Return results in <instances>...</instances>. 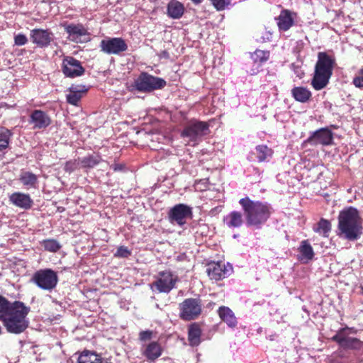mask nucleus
<instances>
[{
    "instance_id": "f257e3e1",
    "label": "nucleus",
    "mask_w": 363,
    "mask_h": 363,
    "mask_svg": "<svg viewBox=\"0 0 363 363\" xmlns=\"http://www.w3.org/2000/svg\"><path fill=\"white\" fill-rule=\"evenodd\" d=\"M239 204L243 211L246 225L249 227L261 228L272 213L269 203L252 200L248 196L240 199Z\"/></svg>"
},
{
    "instance_id": "a19ab883",
    "label": "nucleus",
    "mask_w": 363,
    "mask_h": 363,
    "mask_svg": "<svg viewBox=\"0 0 363 363\" xmlns=\"http://www.w3.org/2000/svg\"><path fill=\"white\" fill-rule=\"evenodd\" d=\"M291 67L294 74L298 79L303 78L304 76V72L299 64L293 63Z\"/></svg>"
},
{
    "instance_id": "bb28decb",
    "label": "nucleus",
    "mask_w": 363,
    "mask_h": 363,
    "mask_svg": "<svg viewBox=\"0 0 363 363\" xmlns=\"http://www.w3.org/2000/svg\"><path fill=\"white\" fill-rule=\"evenodd\" d=\"M291 94L294 99L301 103L307 102L311 97V92L303 86H296L291 89Z\"/></svg>"
},
{
    "instance_id": "f8f14e48",
    "label": "nucleus",
    "mask_w": 363,
    "mask_h": 363,
    "mask_svg": "<svg viewBox=\"0 0 363 363\" xmlns=\"http://www.w3.org/2000/svg\"><path fill=\"white\" fill-rule=\"evenodd\" d=\"M100 48L102 52L108 55H118L126 51L128 45L121 38H107L100 43Z\"/></svg>"
},
{
    "instance_id": "e433bc0d",
    "label": "nucleus",
    "mask_w": 363,
    "mask_h": 363,
    "mask_svg": "<svg viewBox=\"0 0 363 363\" xmlns=\"http://www.w3.org/2000/svg\"><path fill=\"white\" fill-rule=\"evenodd\" d=\"M211 2L218 11H223L230 5V0H211Z\"/></svg>"
},
{
    "instance_id": "72a5a7b5",
    "label": "nucleus",
    "mask_w": 363,
    "mask_h": 363,
    "mask_svg": "<svg viewBox=\"0 0 363 363\" xmlns=\"http://www.w3.org/2000/svg\"><path fill=\"white\" fill-rule=\"evenodd\" d=\"M313 229L316 233L323 235L324 237H328L331 230V224L328 220L321 218L318 223L317 226L314 227Z\"/></svg>"
},
{
    "instance_id": "ea45409f",
    "label": "nucleus",
    "mask_w": 363,
    "mask_h": 363,
    "mask_svg": "<svg viewBox=\"0 0 363 363\" xmlns=\"http://www.w3.org/2000/svg\"><path fill=\"white\" fill-rule=\"evenodd\" d=\"M28 38L23 34H18L14 37V43L18 46L24 45L27 43Z\"/></svg>"
},
{
    "instance_id": "7ed1b4c3",
    "label": "nucleus",
    "mask_w": 363,
    "mask_h": 363,
    "mask_svg": "<svg viewBox=\"0 0 363 363\" xmlns=\"http://www.w3.org/2000/svg\"><path fill=\"white\" fill-rule=\"evenodd\" d=\"M338 235L348 240H356L362 233V223L357 210L350 207L341 211L338 216Z\"/></svg>"
},
{
    "instance_id": "6e6552de",
    "label": "nucleus",
    "mask_w": 363,
    "mask_h": 363,
    "mask_svg": "<svg viewBox=\"0 0 363 363\" xmlns=\"http://www.w3.org/2000/svg\"><path fill=\"white\" fill-rule=\"evenodd\" d=\"M33 280L39 288L51 291L56 286L58 278L55 272L46 269L36 272L33 275Z\"/></svg>"
},
{
    "instance_id": "b1692460",
    "label": "nucleus",
    "mask_w": 363,
    "mask_h": 363,
    "mask_svg": "<svg viewBox=\"0 0 363 363\" xmlns=\"http://www.w3.org/2000/svg\"><path fill=\"white\" fill-rule=\"evenodd\" d=\"M167 15L173 19H179L184 12V7L178 1L172 0L167 4Z\"/></svg>"
},
{
    "instance_id": "37998d69",
    "label": "nucleus",
    "mask_w": 363,
    "mask_h": 363,
    "mask_svg": "<svg viewBox=\"0 0 363 363\" xmlns=\"http://www.w3.org/2000/svg\"><path fill=\"white\" fill-rule=\"evenodd\" d=\"M152 337V331L143 330L139 333V339L140 341L145 342L151 340Z\"/></svg>"
},
{
    "instance_id": "7c9ffc66",
    "label": "nucleus",
    "mask_w": 363,
    "mask_h": 363,
    "mask_svg": "<svg viewBox=\"0 0 363 363\" xmlns=\"http://www.w3.org/2000/svg\"><path fill=\"white\" fill-rule=\"evenodd\" d=\"M99 155H90L86 157L79 158V162L82 167L92 168L99 164L101 161Z\"/></svg>"
},
{
    "instance_id": "393cba45",
    "label": "nucleus",
    "mask_w": 363,
    "mask_h": 363,
    "mask_svg": "<svg viewBox=\"0 0 363 363\" xmlns=\"http://www.w3.org/2000/svg\"><path fill=\"white\" fill-rule=\"evenodd\" d=\"M279 28L282 30H288L294 24V19L291 13L287 11H282L277 18Z\"/></svg>"
},
{
    "instance_id": "c85d7f7f",
    "label": "nucleus",
    "mask_w": 363,
    "mask_h": 363,
    "mask_svg": "<svg viewBox=\"0 0 363 363\" xmlns=\"http://www.w3.org/2000/svg\"><path fill=\"white\" fill-rule=\"evenodd\" d=\"M19 179L28 188H35L38 183V177L30 172H23Z\"/></svg>"
},
{
    "instance_id": "5701e85b",
    "label": "nucleus",
    "mask_w": 363,
    "mask_h": 363,
    "mask_svg": "<svg viewBox=\"0 0 363 363\" xmlns=\"http://www.w3.org/2000/svg\"><path fill=\"white\" fill-rule=\"evenodd\" d=\"M77 363H108L100 354L88 350L84 351L78 357Z\"/></svg>"
},
{
    "instance_id": "423d86ee",
    "label": "nucleus",
    "mask_w": 363,
    "mask_h": 363,
    "mask_svg": "<svg viewBox=\"0 0 363 363\" xmlns=\"http://www.w3.org/2000/svg\"><path fill=\"white\" fill-rule=\"evenodd\" d=\"M166 82L160 77L142 72L134 82V87L140 92L147 93L163 88Z\"/></svg>"
},
{
    "instance_id": "f03ea898",
    "label": "nucleus",
    "mask_w": 363,
    "mask_h": 363,
    "mask_svg": "<svg viewBox=\"0 0 363 363\" xmlns=\"http://www.w3.org/2000/svg\"><path fill=\"white\" fill-rule=\"evenodd\" d=\"M30 308L23 302L16 301L12 303L9 310L1 319L4 326L9 333L21 334L28 327L29 320L27 318Z\"/></svg>"
},
{
    "instance_id": "9d476101",
    "label": "nucleus",
    "mask_w": 363,
    "mask_h": 363,
    "mask_svg": "<svg viewBox=\"0 0 363 363\" xmlns=\"http://www.w3.org/2000/svg\"><path fill=\"white\" fill-rule=\"evenodd\" d=\"M192 209L186 204L179 203L173 206L168 213V218L171 223H177L182 226L186 223V219L191 218Z\"/></svg>"
},
{
    "instance_id": "20e7f679",
    "label": "nucleus",
    "mask_w": 363,
    "mask_h": 363,
    "mask_svg": "<svg viewBox=\"0 0 363 363\" xmlns=\"http://www.w3.org/2000/svg\"><path fill=\"white\" fill-rule=\"evenodd\" d=\"M335 65V59L333 57L324 52L318 54V60L311 82V85L315 90H320L327 86L333 74Z\"/></svg>"
},
{
    "instance_id": "49530a36",
    "label": "nucleus",
    "mask_w": 363,
    "mask_h": 363,
    "mask_svg": "<svg viewBox=\"0 0 363 363\" xmlns=\"http://www.w3.org/2000/svg\"><path fill=\"white\" fill-rule=\"evenodd\" d=\"M195 4H199L201 3L203 0H191Z\"/></svg>"
},
{
    "instance_id": "412c9836",
    "label": "nucleus",
    "mask_w": 363,
    "mask_h": 363,
    "mask_svg": "<svg viewBox=\"0 0 363 363\" xmlns=\"http://www.w3.org/2000/svg\"><path fill=\"white\" fill-rule=\"evenodd\" d=\"M87 89L84 85H72L69 88L68 94L66 96L67 101L74 106H77Z\"/></svg>"
},
{
    "instance_id": "a878e982",
    "label": "nucleus",
    "mask_w": 363,
    "mask_h": 363,
    "mask_svg": "<svg viewBox=\"0 0 363 363\" xmlns=\"http://www.w3.org/2000/svg\"><path fill=\"white\" fill-rule=\"evenodd\" d=\"M224 222L229 228H239L243 223L242 213L235 211H232L225 217Z\"/></svg>"
},
{
    "instance_id": "6ab92c4d",
    "label": "nucleus",
    "mask_w": 363,
    "mask_h": 363,
    "mask_svg": "<svg viewBox=\"0 0 363 363\" xmlns=\"http://www.w3.org/2000/svg\"><path fill=\"white\" fill-rule=\"evenodd\" d=\"M162 353V348L160 343L152 341L143 346L142 354L150 362H154L159 358Z\"/></svg>"
},
{
    "instance_id": "2f4dec72",
    "label": "nucleus",
    "mask_w": 363,
    "mask_h": 363,
    "mask_svg": "<svg viewBox=\"0 0 363 363\" xmlns=\"http://www.w3.org/2000/svg\"><path fill=\"white\" fill-rule=\"evenodd\" d=\"M11 135L9 130L5 128H0V157L8 147Z\"/></svg>"
},
{
    "instance_id": "1a4fd4ad",
    "label": "nucleus",
    "mask_w": 363,
    "mask_h": 363,
    "mask_svg": "<svg viewBox=\"0 0 363 363\" xmlns=\"http://www.w3.org/2000/svg\"><path fill=\"white\" fill-rule=\"evenodd\" d=\"M179 316L184 320L196 318L201 313V301L198 298H186L179 304Z\"/></svg>"
},
{
    "instance_id": "58836bf2",
    "label": "nucleus",
    "mask_w": 363,
    "mask_h": 363,
    "mask_svg": "<svg viewBox=\"0 0 363 363\" xmlns=\"http://www.w3.org/2000/svg\"><path fill=\"white\" fill-rule=\"evenodd\" d=\"M79 164V160H70L66 162L64 169L66 172H72L78 167Z\"/></svg>"
},
{
    "instance_id": "c756f323",
    "label": "nucleus",
    "mask_w": 363,
    "mask_h": 363,
    "mask_svg": "<svg viewBox=\"0 0 363 363\" xmlns=\"http://www.w3.org/2000/svg\"><path fill=\"white\" fill-rule=\"evenodd\" d=\"M301 255V259L311 260L314 256L313 250L308 240H303L298 247Z\"/></svg>"
},
{
    "instance_id": "0eeeda50",
    "label": "nucleus",
    "mask_w": 363,
    "mask_h": 363,
    "mask_svg": "<svg viewBox=\"0 0 363 363\" xmlns=\"http://www.w3.org/2000/svg\"><path fill=\"white\" fill-rule=\"evenodd\" d=\"M208 132V125L205 122L196 121L186 125L182 132L181 136L183 138H187V143L189 145L194 146L200 141V139Z\"/></svg>"
},
{
    "instance_id": "cd10ccee",
    "label": "nucleus",
    "mask_w": 363,
    "mask_h": 363,
    "mask_svg": "<svg viewBox=\"0 0 363 363\" xmlns=\"http://www.w3.org/2000/svg\"><path fill=\"white\" fill-rule=\"evenodd\" d=\"M201 331L196 325H192L189 328L188 340L191 346H197L201 342Z\"/></svg>"
},
{
    "instance_id": "79ce46f5",
    "label": "nucleus",
    "mask_w": 363,
    "mask_h": 363,
    "mask_svg": "<svg viewBox=\"0 0 363 363\" xmlns=\"http://www.w3.org/2000/svg\"><path fill=\"white\" fill-rule=\"evenodd\" d=\"M353 84L356 87L363 89V69H362L358 75L353 79Z\"/></svg>"
},
{
    "instance_id": "de8ad7c7",
    "label": "nucleus",
    "mask_w": 363,
    "mask_h": 363,
    "mask_svg": "<svg viewBox=\"0 0 363 363\" xmlns=\"http://www.w3.org/2000/svg\"><path fill=\"white\" fill-rule=\"evenodd\" d=\"M113 169H114L115 171L118 170V169H117V166H116V165L114 167Z\"/></svg>"
},
{
    "instance_id": "a211bd4d",
    "label": "nucleus",
    "mask_w": 363,
    "mask_h": 363,
    "mask_svg": "<svg viewBox=\"0 0 363 363\" xmlns=\"http://www.w3.org/2000/svg\"><path fill=\"white\" fill-rule=\"evenodd\" d=\"M50 116L41 110H34L30 116V123L34 128H45L51 124Z\"/></svg>"
},
{
    "instance_id": "39448f33",
    "label": "nucleus",
    "mask_w": 363,
    "mask_h": 363,
    "mask_svg": "<svg viewBox=\"0 0 363 363\" xmlns=\"http://www.w3.org/2000/svg\"><path fill=\"white\" fill-rule=\"evenodd\" d=\"M178 281V276L171 271L160 272L156 280L150 284V288L152 291L168 294L175 287Z\"/></svg>"
},
{
    "instance_id": "a18cd8bd",
    "label": "nucleus",
    "mask_w": 363,
    "mask_h": 363,
    "mask_svg": "<svg viewBox=\"0 0 363 363\" xmlns=\"http://www.w3.org/2000/svg\"><path fill=\"white\" fill-rule=\"evenodd\" d=\"M161 56L167 58L169 57V55H168L167 52L163 51L161 54Z\"/></svg>"
},
{
    "instance_id": "c9c22d12",
    "label": "nucleus",
    "mask_w": 363,
    "mask_h": 363,
    "mask_svg": "<svg viewBox=\"0 0 363 363\" xmlns=\"http://www.w3.org/2000/svg\"><path fill=\"white\" fill-rule=\"evenodd\" d=\"M269 57V52L267 51L257 50L255 51V52L252 55V59L255 62H265L268 60Z\"/></svg>"
},
{
    "instance_id": "dca6fc26",
    "label": "nucleus",
    "mask_w": 363,
    "mask_h": 363,
    "mask_svg": "<svg viewBox=\"0 0 363 363\" xmlns=\"http://www.w3.org/2000/svg\"><path fill=\"white\" fill-rule=\"evenodd\" d=\"M232 271L231 266L225 267L220 262L208 264L206 268V273L211 279L220 280L230 274Z\"/></svg>"
},
{
    "instance_id": "c03bdc74",
    "label": "nucleus",
    "mask_w": 363,
    "mask_h": 363,
    "mask_svg": "<svg viewBox=\"0 0 363 363\" xmlns=\"http://www.w3.org/2000/svg\"><path fill=\"white\" fill-rule=\"evenodd\" d=\"M272 38V33L270 32H267V36L265 38H264V40H269Z\"/></svg>"
},
{
    "instance_id": "4c0bfd02",
    "label": "nucleus",
    "mask_w": 363,
    "mask_h": 363,
    "mask_svg": "<svg viewBox=\"0 0 363 363\" xmlns=\"http://www.w3.org/2000/svg\"><path fill=\"white\" fill-rule=\"evenodd\" d=\"M130 251L128 249V247L125 246H121L117 249V251L114 254L116 257H128L130 255Z\"/></svg>"
},
{
    "instance_id": "f3484780",
    "label": "nucleus",
    "mask_w": 363,
    "mask_h": 363,
    "mask_svg": "<svg viewBox=\"0 0 363 363\" xmlns=\"http://www.w3.org/2000/svg\"><path fill=\"white\" fill-rule=\"evenodd\" d=\"M62 26L68 34V38L73 42H79L82 36L88 34L87 30L80 23H64Z\"/></svg>"
},
{
    "instance_id": "473e14b6",
    "label": "nucleus",
    "mask_w": 363,
    "mask_h": 363,
    "mask_svg": "<svg viewBox=\"0 0 363 363\" xmlns=\"http://www.w3.org/2000/svg\"><path fill=\"white\" fill-rule=\"evenodd\" d=\"M255 150L259 162H264L268 157H271L273 154L272 149L265 145H257Z\"/></svg>"
},
{
    "instance_id": "4468645a",
    "label": "nucleus",
    "mask_w": 363,
    "mask_h": 363,
    "mask_svg": "<svg viewBox=\"0 0 363 363\" xmlns=\"http://www.w3.org/2000/svg\"><path fill=\"white\" fill-rule=\"evenodd\" d=\"M333 140V134L332 131L328 128H323L313 132L311 136L306 140L305 143L314 146H327L331 145Z\"/></svg>"
},
{
    "instance_id": "2eb2a0df",
    "label": "nucleus",
    "mask_w": 363,
    "mask_h": 363,
    "mask_svg": "<svg viewBox=\"0 0 363 363\" xmlns=\"http://www.w3.org/2000/svg\"><path fill=\"white\" fill-rule=\"evenodd\" d=\"M30 35L32 42L40 48L48 47L53 40V34L48 30L33 29Z\"/></svg>"
},
{
    "instance_id": "4be33fe9",
    "label": "nucleus",
    "mask_w": 363,
    "mask_h": 363,
    "mask_svg": "<svg viewBox=\"0 0 363 363\" xmlns=\"http://www.w3.org/2000/svg\"><path fill=\"white\" fill-rule=\"evenodd\" d=\"M218 315L222 321L231 328H234L238 325L237 318L233 311L227 306H220L218 309Z\"/></svg>"
},
{
    "instance_id": "ddd939ff",
    "label": "nucleus",
    "mask_w": 363,
    "mask_h": 363,
    "mask_svg": "<svg viewBox=\"0 0 363 363\" xmlns=\"http://www.w3.org/2000/svg\"><path fill=\"white\" fill-rule=\"evenodd\" d=\"M62 70L66 77L70 78L80 77L85 71L81 62L71 56H67L63 59Z\"/></svg>"
},
{
    "instance_id": "f704fd0d",
    "label": "nucleus",
    "mask_w": 363,
    "mask_h": 363,
    "mask_svg": "<svg viewBox=\"0 0 363 363\" xmlns=\"http://www.w3.org/2000/svg\"><path fill=\"white\" fill-rule=\"evenodd\" d=\"M45 250L50 252H57L60 248L59 242L53 239L43 240L42 243Z\"/></svg>"
},
{
    "instance_id": "aec40b11",
    "label": "nucleus",
    "mask_w": 363,
    "mask_h": 363,
    "mask_svg": "<svg viewBox=\"0 0 363 363\" xmlns=\"http://www.w3.org/2000/svg\"><path fill=\"white\" fill-rule=\"evenodd\" d=\"M9 201L13 205L25 210L30 208L33 203L29 194L21 192L13 193Z\"/></svg>"
},
{
    "instance_id": "9b49d317",
    "label": "nucleus",
    "mask_w": 363,
    "mask_h": 363,
    "mask_svg": "<svg viewBox=\"0 0 363 363\" xmlns=\"http://www.w3.org/2000/svg\"><path fill=\"white\" fill-rule=\"evenodd\" d=\"M347 330H349L347 327L340 329L331 340L336 342L344 350H359L362 342L356 337L348 336L346 333Z\"/></svg>"
}]
</instances>
